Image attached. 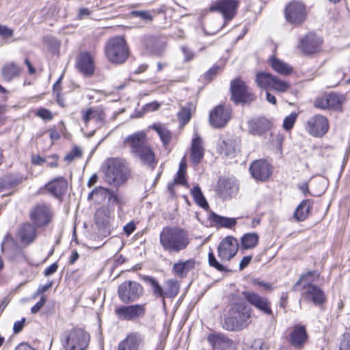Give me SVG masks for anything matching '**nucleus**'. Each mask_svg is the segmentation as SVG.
I'll list each match as a JSON object with an SVG mask.
<instances>
[{"mask_svg": "<svg viewBox=\"0 0 350 350\" xmlns=\"http://www.w3.org/2000/svg\"><path fill=\"white\" fill-rule=\"evenodd\" d=\"M191 241L189 232L178 226H167L159 234V243L168 254H178L187 249Z\"/></svg>", "mask_w": 350, "mask_h": 350, "instance_id": "1", "label": "nucleus"}, {"mask_svg": "<svg viewBox=\"0 0 350 350\" xmlns=\"http://www.w3.org/2000/svg\"><path fill=\"white\" fill-rule=\"evenodd\" d=\"M237 6V2L234 0H217L213 2L209 8L210 11L221 14L224 18V23L219 24L216 28H212L211 25H208L204 29L205 33L208 35H214L221 29L226 23L234 17Z\"/></svg>", "mask_w": 350, "mask_h": 350, "instance_id": "2", "label": "nucleus"}, {"mask_svg": "<svg viewBox=\"0 0 350 350\" xmlns=\"http://www.w3.org/2000/svg\"><path fill=\"white\" fill-rule=\"evenodd\" d=\"M319 275L314 271H310L301 276V278L295 283L293 286L295 291L306 289L305 292L306 297L308 300L312 301L316 304H320L324 302L325 296L323 291L317 286L311 285L310 283L318 278Z\"/></svg>", "mask_w": 350, "mask_h": 350, "instance_id": "3", "label": "nucleus"}, {"mask_svg": "<svg viewBox=\"0 0 350 350\" xmlns=\"http://www.w3.org/2000/svg\"><path fill=\"white\" fill-rule=\"evenodd\" d=\"M89 342V334L82 329L66 330L61 336V344L64 350H85Z\"/></svg>", "mask_w": 350, "mask_h": 350, "instance_id": "4", "label": "nucleus"}, {"mask_svg": "<svg viewBox=\"0 0 350 350\" xmlns=\"http://www.w3.org/2000/svg\"><path fill=\"white\" fill-rule=\"evenodd\" d=\"M105 180L107 183L119 186L126 180L128 170L123 161L109 159L105 161Z\"/></svg>", "mask_w": 350, "mask_h": 350, "instance_id": "5", "label": "nucleus"}, {"mask_svg": "<svg viewBox=\"0 0 350 350\" xmlns=\"http://www.w3.org/2000/svg\"><path fill=\"white\" fill-rule=\"evenodd\" d=\"M105 53L111 62L116 64L124 63L129 56V49L124 38L117 36L109 40L105 46Z\"/></svg>", "mask_w": 350, "mask_h": 350, "instance_id": "6", "label": "nucleus"}, {"mask_svg": "<svg viewBox=\"0 0 350 350\" xmlns=\"http://www.w3.org/2000/svg\"><path fill=\"white\" fill-rule=\"evenodd\" d=\"M144 293L143 286L135 281H125L118 288L119 299L125 304L136 301Z\"/></svg>", "mask_w": 350, "mask_h": 350, "instance_id": "7", "label": "nucleus"}, {"mask_svg": "<svg viewBox=\"0 0 350 350\" xmlns=\"http://www.w3.org/2000/svg\"><path fill=\"white\" fill-rule=\"evenodd\" d=\"M230 91L232 100L236 104L250 103L256 98L254 94L249 90L245 82L240 78H237L231 81Z\"/></svg>", "mask_w": 350, "mask_h": 350, "instance_id": "8", "label": "nucleus"}, {"mask_svg": "<svg viewBox=\"0 0 350 350\" xmlns=\"http://www.w3.org/2000/svg\"><path fill=\"white\" fill-rule=\"evenodd\" d=\"M323 40L316 33L310 32L299 39L297 49L304 55H310L321 51Z\"/></svg>", "mask_w": 350, "mask_h": 350, "instance_id": "9", "label": "nucleus"}, {"mask_svg": "<svg viewBox=\"0 0 350 350\" xmlns=\"http://www.w3.org/2000/svg\"><path fill=\"white\" fill-rule=\"evenodd\" d=\"M284 14L289 23L297 26L303 23L306 18V8L299 2L293 1L286 5Z\"/></svg>", "mask_w": 350, "mask_h": 350, "instance_id": "10", "label": "nucleus"}, {"mask_svg": "<svg viewBox=\"0 0 350 350\" xmlns=\"http://www.w3.org/2000/svg\"><path fill=\"white\" fill-rule=\"evenodd\" d=\"M306 129L312 136L321 137L329 130L328 120L323 116L315 115L306 122Z\"/></svg>", "mask_w": 350, "mask_h": 350, "instance_id": "11", "label": "nucleus"}, {"mask_svg": "<svg viewBox=\"0 0 350 350\" xmlns=\"http://www.w3.org/2000/svg\"><path fill=\"white\" fill-rule=\"evenodd\" d=\"M118 319L122 321H133L145 314V304L120 306L114 310Z\"/></svg>", "mask_w": 350, "mask_h": 350, "instance_id": "12", "label": "nucleus"}, {"mask_svg": "<svg viewBox=\"0 0 350 350\" xmlns=\"http://www.w3.org/2000/svg\"><path fill=\"white\" fill-rule=\"evenodd\" d=\"M51 208L46 204H38L32 208L30 218L38 227L46 226L52 219Z\"/></svg>", "mask_w": 350, "mask_h": 350, "instance_id": "13", "label": "nucleus"}, {"mask_svg": "<svg viewBox=\"0 0 350 350\" xmlns=\"http://www.w3.org/2000/svg\"><path fill=\"white\" fill-rule=\"evenodd\" d=\"M144 344L145 338L142 333L131 332L119 342L116 350H142Z\"/></svg>", "mask_w": 350, "mask_h": 350, "instance_id": "14", "label": "nucleus"}, {"mask_svg": "<svg viewBox=\"0 0 350 350\" xmlns=\"http://www.w3.org/2000/svg\"><path fill=\"white\" fill-rule=\"evenodd\" d=\"M239 242L237 239L229 236L224 239L217 247L218 256L221 260L229 261L237 253Z\"/></svg>", "mask_w": 350, "mask_h": 350, "instance_id": "15", "label": "nucleus"}, {"mask_svg": "<svg viewBox=\"0 0 350 350\" xmlns=\"http://www.w3.org/2000/svg\"><path fill=\"white\" fill-rule=\"evenodd\" d=\"M231 118V110L223 105L217 106L209 114V122L215 128L224 127Z\"/></svg>", "mask_w": 350, "mask_h": 350, "instance_id": "16", "label": "nucleus"}, {"mask_svg": "<svg viewBox=\"0 0 350 350\" xmlns=\"http://www.w3.org/2000/svg\"><path fill=\"white\" fill-rule=\"evenodd\" d=\"M244 298L253 306L267 315L273 314L271 302L267 298L262 297L253 291H243L242 293Z\"/></svg>", "mask_w": 350, "mask_h": 350, "instance_id": "17", "label": "nucleus"}, {"mask_svg": "<svg viewBox=\"0 0 350 350\" xmlns=\"http://www.w3.org/2000/svg\"><path fill=\"white\" fill-rule=\"evenodd\" d=\"M250 317L248 312L243 309L242 311L235 312L232 317L226 319L224 327L229 331L242 329L248 325Z\"/></svg>", "mask_w": 350, "mask_h": 350, "instance_id": "18", "label": "nucleus"}, {"mask_svg": "<svg viewBox=\"0 0 350 350\" xmlns=\"http://www.w3.org/2000/svg\"><path fill=\"white\" fill-rule=\"evenodd\" d=\"M241 139L237 136H229L222 139L219 145V151L226 157H234L240 152Z\"/></svg>", "mask_w": 350, "mask_h": 350, "instance_id": "19", "label": "nucleus"}, {"mask_svg": "<svg viewBox=\"0 0 350 350\" xmlns=\"http://www.w3.org/2000/svg\"><path fill=\"white\" fill-rule=\"evenodd\" d=\"M343 102V97L336 94H328L317 98L314 100L315 107L321 109H338Z\"/></svg>", "mask_w": 350, "mask_h": 350, "instance_id": "20", "label": "nucleus"}, {"mask_svg": "<svg viewBox=\"0 0 350 350\" xmlns=\"http://www.w3.org/2000/svg\"><path fill=\"white\" fill-rule=\"evenodd\" d=\"M250 172L254 178L264 181L269 178L271 174V168L268 162L265 160H256L250 167Z\"/></svg>", "mask_w": 350, "mask_h": 350, "instance_id": "21", "label": "nucleus"}, {"mask_svg": "<svg viewBox=\"0 0 350 350\" xmlns=\"http://www.w3.org/2000/svg\"><path fill=\"white\" fill-rule=\"evenodd\" d=\"M146 134L144 131H138L127 136L124 139L125 146L130 148L132 155L147 145Z\"/></svg>", "mask_w": 350, "mask_h": 350, "instance_id": "22", "label": "nucleus"}, {"mask_svg": "<svg viewBox=\"0 0 350 350\" xmlns=\"http://www.w3.org/2000/svg\"><path fill=\"white\" fill-rule=\"evenodd\" d=\"M77 67L85 76H91L94 71V62L88 52H81L77 59Z\"/></svg>", "mask_w": 350, "mask_h": 350, "instance_id": "23", "label": "nucleus"}, {"mask_svg": "<svg viewBox=\"0 0 350 350\" xmlns=\"http://www.w3.org/2000/svg\"><path fill=\"white\" fill-rule=\"evenodd\" d=\"M133 156L138 159L142 164L151 170L155 167L157 163L152 149L148 145L137 151Z\"/></svg>", "mask_w": 350, "mask_h": 350, "instance_id": "24", "label": "nucleus"}, {"mask_svg": "<svg viewBox=\"0 0 350 350\" xmlns=\"http://www.w3.org/2000/svg\"><path fill=\"white\" fill-rule=\"evenodd\" d=\"M207 340L214 350H229L234 347L233 341L224 334L208 335Z\"/></svg>", "mask_w": 350, "mask_h": 350, "instance_id": "25", "label": "nucleus"}, {"mask_svg": "<svg viewBox=\"0 0 350 350\" xmlns=\"http://www.w3.org/2000/svg\"><path fill=\"white\" fill-rule=\"evenodd\" d=\"M271 126L269 120L265 118H257L248 122L249 133L254 135H261Z\"/></svg>", "mask_w": 350, "mask_h": 350, "instance_id": "26", "label": "nucleus"}, {"mask_svg": "<svg viewBox=\"0 0 350 350\" xmlns=\"http://www.w3.org/2000/svg\"><path fill=\"white\" fill-rule=\"evenodd\" d=\"M196 265V260L190 258L187 260H178L175 262L172 268L174 275L179 278H185L188 273L193 270Z\"/></svg>", "mask_w": 350, "mask_h": 350, "instance_id": "27", "label": "nucleus"}, {"mask_svg": "<svg viewBox=\"0 0 350 350\" xmlns=\"http://www.w3.org/2000/svg\"><path fill=\"white\" fill-rule=\"evenodd\" d=\"M67 187V180L63 177L55 178L45 185L46 189L56 198L64 195L66 191Z\"/></svg>", "mask_w": 350, "mask_h": 350, "instance_id": "28", "label": "nucleus"}, {"mask_svg": "<svg viewBox=\"0 0 350 350\" xmlns=\"http://www.w3.org/2000/svg\"><path fill=\"white\" fill-rule=\"evenodd\" d=\"M308 335L304 325H296L291 334V342L295 347H301L307 341Z\"/></svg>", "mask_w": 350, "mask_h": 350, "instance_id": "29", "label": "nucleus"}, {"mask_svg": "<svg viewBox=\"0 0 350 350\" xmlns=\"http://www.w3.org/2000/svg\"><path fill=\"white\" fill-rule=\"evenodd\" d=\"M18 234L23 244L29 245L36 239V228L30 224H24L20 226Z\"/></svg>", "mask_w": 350, "mask_h": 350, "instance_id": "30", "label": "nucleus"}, {"mask_svg": "<svg viewBox=\"0 0 350 350\" xmlns=\"http://www.w3.org/2000/svg\"><path fill=\"white\" fill-rule=\"evenodd\" d=\"M204 150L202 141L198 135L192 140L191 148V159L192 162L197 165L200 163L204 157Z\"/></svg>", "mask_w": 350, "mask_h": 350, "instance_id": "31", "label": "nucleus"}, {"mask_svg": "<svg viewBox=\"0 0 350 350\" xmlns=\"http://www.w3.org/2000/svg\"><path fill=\"white\" fill-rule=\"evenodd\" d=\"M21 68L14 62H8L1 68V75L4 80L11 81L21 74Z\"/></svg>", "mask_w": 350, "mask_h": 350, "instance_id": "32", "label": "nucleus"}, {"mask_svg": "<svg viewBox=\"0 0 350 350\" xmlns=\"http://www.w3.org/2000/svg\"><path fill=\"white\" fill-rule=\"evenodd\" d=\"M312 206V201L310 200H303L296 208L294 213V217L297 221L305 220Z\"/></svg>", "mask_w": 350, "mask_h": 350, "instance_id": "33", "label": "nucleus"}, {"mask_svg": "<svg viewBox=\"0 0 350 350\" xmlns=\"http://www.w3.org/2000/svg\"><path fill=\"white\" fill-rule=\"evenodd\" d=\"M142 280L148 285L150 286L152 290L153 295L155 297L161 298L163 300V304H165L164 300V289L163 287L159 284L158 281L154 278L153 277L148 275H144Z\"/></svg>", "mask_w": 350, "mask_h": 350, "instance_id": "34", "label": "nucleus"}, {"mask_svg": "<svg viewBox=\"0 0 350 350\" xmlns=\"http://www.w3.org/2000/svg\"><path fill=\"white\" fill-rule=\"evenodd\" d=\"M144 43L150 53L155 55H161L163 54L164 45L154 37L147 38Z\"/></svg>", "mask_w": 350, "mask_h": 350, "instance_id": "35", "label": "nucleus"}, {"mask_svg": "<svg viewBox=\"0 0 350 350\" xmlns=\"http://www.w3.org/2000/svg\"><path fill=\"white\" fill-rule=\"evenodd\" d=\"M270 64L272 68L281 75H288L293 71V68L291 66L275 57H272L270 59Z\"/></svg>", "mask_w": 350, "mask_h": 350, "instance_id": "36", "label": "nucleus"}, {"mask_svg": "<svg viewBox=\"0 0 350 350\" xmlns=\"http://www.w3.org/2000/svg\"><path fill=\"white\" fill-rule=\"evenodd\" d=\"M180 283L176 279H170L165 282L164 299L174 298L179 293Z\"/></svg>", "mask_w": 350, "mask_h": 350, "instance_id": "37", "label": "nucleus"}, {"mask_svg": "<svg viewBox=\"0 0 350 350\" xmlns=\"http://www.w3.org/2000/svg\"><path fill=\"white\" fill-rule=\"evenodd\" d=\"M259 237L255 232L246 233L241 237V248L250 250L254 248L258 243Z\"/></svg>", "mask_w": 350, "mask_h": 350, "instance_id": "38", "label": "nucleus"}, {"mask_svg": "<svg viewBox=\"0 0 350 350\" xmlns=\"http://www.w3.org/2000/svg\"><path fill=\"white\" fill-rule=\"evenodd\" d=\"M109 189L103 187H96L88 195V199L89 200H94L98 204L102 203L107 198H108Z\"/></svg>", "mask_w": 350, "mask_h": 350, "instance_id": "39", "label": "nucleus"}, {"mask_svg": "<svg viewBox=\"0 0 350 350\" xmlns=\"http://www.w3.org/2000/svg\"><path fill=\"white\" fill-rule=\"evenodd\" d=\"M150 128L157 133L165 146L170 143L172 139V134L164 125L160 123H156L152 124Z\"/></svg>", "mask_w": 350, "mask_h": 350, "instance_id": "40", "label": "nucleus"}, {"mask_svg": "<svg viewBox=\"0 0 350 350\" xmlns=\"http://www.w3.org/2000/svg\"><path fill=\"white\" fill-rule=\"evenodd\" d=\"M274 75L265 72H260L256 75V82L258 87L268 90L271 88Z\"/></svg>", "mask_w": 350, "mask_h": 350, "instance_id": "41", "label": "nucleus"}, {"mask_svg": "<svg viewBox=\"0 0 350 350\" xmlns=\"http://www.w3.org/2000/svg\"><path fill=\"white\" fill-rule=\"evenodd\" d=\"M195 105L192 103H188L183 106L178 113V118L180 122L183 124H187L191 118V112L195 109Z\"/></svg>", "mask_w": 350, "mask_h": 350, "instance_id": "42", "label": "nucleus"}, {"mask_svg": "<svg viewBox=\"0 0 350 350\" xmlns=\"http://www.w3.org/2000/svg\"><path fill=\"white\" fill-rule=\"evenodd\" d=\"M111 211L107 207H100L95 213V219L98 225H103L105 226L110 219Z\"/></svg>", "mask_w": 350, "mask_h": 350, "instance_id": "43", "label": "nucleus"}, {"mask_svg": "<svg viewBox=\"0 0 350 350\" xmlns=\"http://www.w3.org/2000/svg\"><path fill=\"white\" fill-rule=\"evenodd\" d=\"M212 219L216 224L221 227L230 228L235 226L237 220L235 218L222 217L215 213L212 215Z\"/></svg>", "mask_w": 350, "mask_h": 350, "instance_id": "44", "label": "nucleus"}, {"mask_svg": "<svg viewBox=\"0 0 350 350\" xmlns=\"http://www.w3.org/2000/svg\"><path fill=\"white\" fill-rule=\"evenodd\" d=\"M191 195L194 198L195 202L202 208L206 209L208 208V204L198 185L193 187L191 190Z\"/></svg>", "mask_w": 350, "mask_h": 350, "instance_id": "45", "label": "nucleus"}, {"mask_svg": "<svg viewBox=\"0 0 350 350\" xmlns=\"http://www.w3.org/2000/svg\"><path fill=\"white\" fill-rule=\"evenodd\" d=\"M270 88L276 92H284L290 88V84L287 81H283L278 77L274 76Z\"/></svg>", "mask_w": 350, "mask_h": 350, "instance_id": "46", "label": "nucleus"}, {"mask_svg": "<svg viewBox=\"0 0 350 350\" xmlns=\"http://www.w3.org/2000/svg\"><path fill=\"white\" fill-rule=\"evenodd\" d=\"M208 264L211 267H214L215 269L219 271H228V269L221 263L219 262L213 252H211L208 253Z\"/></svg>", "mask_w": 350, "mask_h": 350, "instance_id": "47", "label": "nucleus"}, {"mask_svg": "<svg viewBox=\"0 0 350 350\" xmlns=\"http://www.w3.org/2000/svg\"><path fill=\"white\" fill-rule=\"evenodd\" d=\"M297 113H291L288 116L286 117L284 120L282 126L284 129L288 131L291 130L296 121Z\"/></svg>", "mask_w": 350, "mask_h": 350, "instance_id": "48", "label": "nucleus"}, {"mask_svg": "<svg viewBox=\"0 0 350 350\" xmlns=\"http://www.w3.org/2000/svg\"><path fill=\"white\" fill-rule=\"evenodd\" d=\"M132 16L138 17L144 21L149 22L152 20V16L148 11L135 10L131 12Z\"/></svg>", "mask_w": 350, "mask_h": 350, "instance_id": "49", "label": "nucleus"}, {"mask_svg": "<svg viewBox=\"0 0 350 350\" xmlns=\"http://www.w3.org/2000/svg\"><path fill=\"white\" fill-rule=\"evenodd\" d=\"M82 115V120L87 124L90 120L96 118V111L92 108H90L81 111Z\"/></svg>", "mask_w": 350, "mask_h": 350, "instance_id": "50", "label": "nucleus"}, {"mask_svg": "<svg viewBox=\"0 0 350 350\" xmlns=\"http://www.w3.org/2000/svg\"><path fill=\"white\" fill-rule=\"evenodd\" d=\"M229 183H225L224 185V190L221 191V196L224 198L232 196V195L237 191V187L234 186L231 187Z\"/></svg>", "mask_w": 350, "mask_h": 350, "instance_id": "51", "label": "nucleus"}, {"mask_svg": "<svg viewBox=\"0 0 350 350\" xmlns=\"http://www.w3.org/2000/svg\"><path fill=\"white\" fill-rule=\"evenodd\" d=\"M340 350H350V333H345L342 335L340 340Z\"/></svg>", "mask_w": 350, "mask_h": 350, "instance_id": "52", "label": "nucleus"}, {"mask_svg": "<svg viewBox=\"0 0 350 350\" xmlns=\"http://www.w3.org/2000/svg\"><path fill=\"white\" fill-rule=\"evenodd\" d=\"M81 155V150L78 147H75L65 157V160L70 162L76 158H80Z\"/></svg>", "mask_w": 350, "mask_h": 350, "instance_id": "53", "label": "nucleus"}, {"mask_svg": "<svg viewBox=\"0 0 350 350\" xmlns=\"http://www.w3.org/2000/svg\"><path fill=\"white\" fill-rule=\"evenodd\" d=\"M108 199L109 201L117 205H122L124 204L122 198L118 193L111 190L109 191Z\"/></svg>", "mask_w": 350, "mask_h": 350, "instance_id": "54", "label": "nucleus"}, {"mask_svg": "<svg viewBox=\"0 0 350 350\" xmlns=\"http://www.w3.org/2000/svg\"><path fill=\"white\" fill-rule=\"evenodd\" d=\"M14 35V30L6 25H0V36L8 38Z\"/></svg>", "mask_w": 350, "mask_h": 350, "instance_id": "55", "label": "nucleus"}, {"mask_svg": "<svg viewBox=\"0 0 350 350\" xmlns=\"http://www.w3.org/2000/svg\"><path fill=\"white\" fill-rule=\"evenodd\" d=\"M36 115L41 118L43 120H51L53 118V115L51 112L46 109H40L37 113Z\"/></svg>", "mask_w": 350, "mask_h": 350, "instance_id": "56", "label": "nucleus"}, {"mask_svg": "<svg viewBox=\"0 0 350 350\" xmlns=\"http://www.w3.org/2000/svg\"><path fill=\"white\" fill-rule=\"evenodd\" d=\"M46 302L45 296H42L40 301L37 302L31 309V312L33 314L37 313L41 308L44 305Z\"/></svg>", "mask_w": 350, "mask_h": 350, "instance_id": "57", "label": "nucleus"}, {"mask_svg": "<svg viewBox=\"0 0 350 350\" xmlns=\"http://www.w3.org/2000/svg\"><path fill=\"white\" fill-rule=\"evenodd\" d=\"M174 180L176 184L187 186V179L185 178V173L177 172L176 176Z\"/></svg>", "mask_w": 350, "mask_h": 350, "instance_id": "58", "label": "nucleus"}, {"mask_svg": "<svg viewBox=\"0 0 350 350\" xmlns=\"http://www.w3.org/2000/svg\"><path fill=\"white\" fill-rule=\"evenodd\" d=\"M52 284H53V282H50L49 283H48L45 285H40L38 290L34 293L33 297L36 298L39 295L44 293L45 291H46L48 289H49L52 286Z\"/></svg>", "mask_w": 350, "mask_h": 350, "instance_id": "59", "label": "nucleus"}, {"mask_svg": "<svg viewBox=\"0 0 350 350\" xmlns=\"http://www.w3.org/2000/svg\"><path fill=\"white\" fill-rule=\"evenodd\" d=\"M25 321V318H23L21 321L14 323L13 331L15 334L20 332L23 329Z\"/></svg>", "mask_w": 350, "mask_h": 350, "instance_id": "60", "label": "nucleus"}, {"mask_svg": "<svg viewBox=\"0 0 350 350\" xmlns=\"http://www.w3.org/2000/svg\"><path fill=\"white\" fill-rule=\"evenodd\" d=\"M57 269H58L57 263L54 262L53 264H52L51 266H49L44 270V274L46 277H48V276L53 274L54 273H55L57 271Z\"/></svg>", "mask_w": 350, "mask_h": 350, "instance_id": "61", "label": "nucleus"}, {"mask_svg": "<svg viewBox=\"0 0 350 350\" xmlns=\"http://www.w3.org/2000/svg\"><path fill=\"white\" fill-rule=\"evenodd\" d=\"M254 345L256 350H269V345L261 340H255Z\"/></svg>", "mask_w": 350, "mask_h": 350, "instance_id": "62", "label": "nucleus"}, {"mask_svg": "<svg viewBox=\"0 0 350 350\" xmlns=\"http://www.w3.org/2000/svg\"><path fill=\"white\" fill-rule=\"evenodd\" d=\"M252 258V256H244L239 263V269L243 270L245 267H247L250 263Z\"/></svg>", "mask_w": 350, "mask_h": 350, "instance_id": "63", "label": "nucleus"}, {"mask_svg": "<svg viewBox=\"0 0 350 350\" xmlns=\"http://www.w3.org/2000/svg\"><path fill=\"white\" fill-rule=\"evenodd\" d=\"M135 230V225L133 221L127 224L124 227V232L127 236L131 234Z\"/></svg>", "mask_w": 350, "mask_h": 350, "instance_id": "64", "label": "nucleus"}]
</instances>
